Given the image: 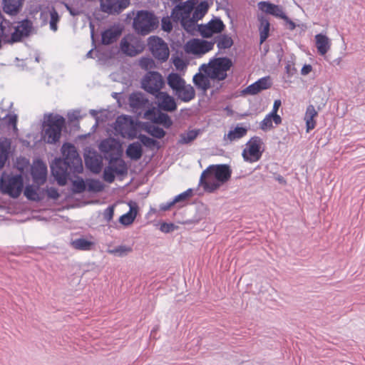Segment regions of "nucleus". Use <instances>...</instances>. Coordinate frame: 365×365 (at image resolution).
I'll list each match as a JSON object with an SVG mask.
<instances>
[{"instance_id": "obj_39", "label": "nucleus", "mask_w": 365, "mask_h": 365, "mask_svg": "<svg viewBox=\"0 0 365 365\" xmlns=\"http://www.w3.org/2000/svg\"><path fill=\"white\" fill-rule=\"evenodd\" d=\"M10 150V142L5 139L0 141V169H1L9 158Z\"/></svg>"}, {"instance_id": "obj_3", "label": "nucleus", "mask_w": 365, "mask_h": 365, "mask_svg": "<svg viewBox=\"0 0 365 365\" xmlns=\"http://www.w3.org/2000/svg\"><path fill=\"white\" fill-rule=\"evenodd\" d=\"M233 63L228 57L211 58L207 63L202 64L199 70L208 73L212 80L224 81L227 77V72L231 68Z\"/></svg>"}, {"instance_id": "obj_14", "label": "nucleus", "mask_w": 365, "mask_h": 365, "mask_svg": "<svg viewBox=\"0 0 365 365\" xmlns=\"http://www.w3.org/2000/svg\"><path fill=\"white\" fill-rule=\"evenodd\" d=\"M32 22L25 19L19 22L14 31L11 34L10 41L12 43L20 41L24 37L29 36L32 30Z\"/></svg>"}, {"instance_id": "obj_59", "label": "nucleus", "mask_w": 365, "mask_h": 365, "mask_svg": "<svg viewBox=\"0 0 365 365\" xmlns=\"http://www.w3.org/2000/svg\"><path fill=\"white\" fill-rule=\"evenodd\" d=\"M282 19L284 20V26L287 29L293 31L296 29L297 24L292 19H290L287 14H285Z\"/></svg>"}, {"instance_id": "obj_40", "label": "nucleus", "mask_w": 365, "mask_h": 365, "mask_svg": "<svg viewBox=\"0 0 365 365\" xmlns=\"http://www.w3.org/2000/svg\"><path fill=\"white\" fill-rule=\"evenodd\" d=\"M121 51L129 56H134L138 53L135 47L130 43L125 37L123 38L120 43Z\"/></svg>"}, {"instance_id": "obj_52", "label": "nucleus", "mask_w": 365, "mask_h": 365, "mask_svg": "<svg viewBox=\"0 0 365 365\" xmlns=\"http://www.w3.org/2000/svg\"><path fill=\"white\" fill-rule=\"evenodd\" d=\"M24 195L27 199L31 200H36L38 199V194L36 190L33 187V185H26L24 189Z\"/></svg>"}, {"instance_id": "obj_64", "label": "nucleus", "mask_w": 365, "mask_h": 365, "mask_svg": "<svg viewBox=\"0 0 365 365\" xmlns=\"http://www.w3.org/2000/svg\"><path fill=\"white\" fill-rule=\"evenodd\" d=\"M285 72L289 76H293L297 70L296 68L294 67V66H292L290 64L287 63L286 66H285Z\"/></svg>"}, {"instance_id": "obj_30", "label": "nucleus", "mask_w": 365, "mask_h": 365, "mask_svg": "<svg viewBox=\"0 0 365 365\" xmlns=\"http://www.w3.org/2000/svg\"><path fill=\"white\" fill-rule=\"evenodd\" d=\"M133 118L129 115H120L117 118L115 121V130L120 133L123 137L124 131H126L128 128L133 124Z\"/></svg>"}, {"instance_id": "obj_35", "label": "nucleus", "mask_w": 365, "mask_h": 365, "mask_svg": "<svg viewBox=\"0 0 365 365\" xmlns=\"http://www.w3.org/2000/svg\"><path fill=\"white\" fill-rule=\"evenodd\" d=\"M200 133L201 130L200 129L189 130L187 132L182 133L180 135L178 143L180 145L190 144L195 140Z\"/></svg>"}, {"instance_id": "obj_2", "label": "nucleus", "mask_w": 365, "mask_h": 365, "mask_svg": "<svg viewBox=\"0 0 365 365\" xmlns=\"http://www.w3.org/2000/svg\"><path fill=\"white\" fill-rule=\"evenodd\" d=\"M65 123V118L62 115L49 113L46 120L42 124V140L48 144L55 145L59 143Z\"/></svg>"}, {"instance_id": "obj_20", "label": "nucleus", "mask_w": 365, "mask_h": 365, "mask_svg": "<svg viewBox=\"0 0 365 365\" xmlns=\"http://www.w3.org/2000/svg\"><path fill=\"white\" fill-rule=\"evenodd\" d=\"M158 100V107L160 109L173 112L177 109V103L173 97L170 96L166 92H160L158 96H155Z\"/></svg>"}, {"instance_id": "obj_29", "label": "nucleus", "mask_w": 365, "mask_h": 365, "mask_svg": "<svg viewBox=\"0 0 365 365\" xmlns=\"http://www.w3.org/2000/svg\"><path fill=\"white\" fill-rule=\"evenodd\" d=\"M126 155L133 160H138L141 158L143 150L139 142H133L128 145L126 150Z\"/></svg>"}, {"instance_id": "obj_47", "label": "nucleus", "mask_w": 365, "mask_h": 365, "mask_svg": "<svg viewBox=\"0 0 365 365\" xmlns=\"http://www.w3.org/2000/svg\"><path fill=\"white\" fill-rule=\"evenodd\" d=\"M276 4H274L269 1H262L258 3V8L263 13L267 14H272L273 9Z\"/></svg>"}, {"instance_id": "obj_50", "label": "nucleus", "mask_w": 365, "mask_h": 365, "mask_svg": "<svg viewBox=\"0 0 365 365\" xmlns=\"http://www.w3.org/2000/svg\"><path fill=\"white\" fill-rule=\"evenodd\" d=\"M103 184L98 180H92L88 184V190L93 192H101L103 190Z\"/></svg>"}, {"instance_id": "obj_38", "label": "nucleus", "mask_w": 365, "mask_h": 365, "mask_svg": "<svg viewBox=\"0 0 365 365\" xmlns=\"http://www.w3.org/2000/svg\"><path fill=\"white\" fill-rule=\"evenodd\" d=\"M247 133V129L243 127L237 126L234 130H231L229 133L224 135L223 140H229L230 142L240 139Z\"/></svg>"}, {"instance_id": "obj_6", "label": "nucleus", "mask_w": 365, "mask_h": 365, "mask_svg": "<svg viewBox=\"0 0 365 365\" xmlns=\"http://www.w3.org/2000/svg\"><path fill=\"white\" fill-rule=\"evenodd\" d=\"M101 153H103L104 158L108 161V163H119L123 160L122 147L119 140L114 138H108L103 140L98 146Z\"/></svg>"}, {"instance_id": "obj_13", "label": "nucleus", "mask_w": 365, "mask_h": 365, "mask_svg": "<svg viewBox=\"0 0 365 365\" xmlns=\"http://www.w3.org/2000/svg\"><path fill=\"white\" fill-rule=\"evenodd\" d=\"M86 167L92 173L98 174L101 172L103 162L102 157L95 150H88L84 154Z\"/></svg>"}, {"instance_id": "obj_27", "label": "nucleus", "mask_w": 365, "mask_h": 365, "mask_svg": "<svg viewBox=\"0 0 365 365\" xmlns=\"http://www.w3.org/2000/svg\"><path fill=\"white\" fill-rule=\"evenodd\" d=\"M213 41L217 44L218 48L216 56L221 53L222 50L230 48L233 45V40L231 36L225 34H219L215 36Z\"/></svg>"}, {"instance_id": "obj_36", "label": "nucleus", "mask_w": 365, "mask_h": 365, "mask_svg": "<svg viewBox=\"0 0 365 365\" xmlns=\"http://www.w3.org/2000/svg\"><path fill=\"white\" fill-rule=\"evenodd\" d=\"M185 81L178 73L172 72L167 77V83L169 87L175 92L178 88L185 84Z\"/></svg>"}, {"instance_id": "obj_57", "label": "nucleus", "mask_w": 365, "mask_h": 365, "mask_svg": "<svg viewBox=\"0 0 365 365\" xmlns=\"http://www.w3.org/2000/svg\"><path fill=\"white\" fill-rule=\"evenodd\" d=\"M161 28L164 31L170 32L173 29V24L170 21V17H163L161 19Z\"/></svg>"}, {"instance_id": "obj_7", "label": "nucleus", "mask_w": 365, "mask_h": 365, "mask_svg": "<svg viewBox=\"0 0 365 365\" xmlns=\"http://www.w3.org/2000/svg\"><path fill=\"white\" fill-rule=\"evenodd\" d=\"M198 1L199 0H187L183 3L176 4L170 14L173 21L175 23L180 21L182 26H185L187 22L190 23V25L192 24L193 21L190 19V15Z\"/></svg>"}, {"instance_id": "obj_49", "label": "nucleus", "mask_w": 365, "mask_h": 365, "mask_svg": "<svg viewBox=\"0 0 365 365\" xmlns=\"http://www.w3.org/2000/svg\"><path fill=\"white\" fill-rule=\"evenodd\" d=\"M272 125V118L271 117V114L269 113L264 117V118L261 121L259 128L264 130H268L273 128Z\"/></svg>"}, {"instance_id": "obj_58", "label": "nucleus", "mask_w": 365, "mask_h": 365, "mask_svg": "<svg viewBox=\"0 0 365 365\" xmlns=\"http://www.w3.org/2000/svg\"><path fill=\"white\" fill-rule=\"evenodd\" d=\"M242 157L247 162H251V139L246 143V148L243 150Z\"/></svg>"}, {"instance_id": "obj_23", "label": "nucleus", "mask_w": 365, "mask_h": 365, "mask_svg": "<svg viewBox=\"0 0 365 365\" xmlns=\"http://www.w3.org/2000/svg\"><path fill=\"white\" fill-rule=\"evenodd\" d=\"M175 96L182 102H190L195 97V91L190 84H182L180 88L173 92Z\"/></svg>"}, {"instance_id": "obj_5", "label": "nucleus", "mask_w": 365, "mask_h": 365, "mask_svg": "<svg viewBox=\"0 0 365 365\" xmlns=\"http://www.w3.org/2000/svg\"><path fill=\"white\" fill-rule=\"evenodd\" d=\"M24 179L21 174L10 176L3 175L0 179V190L13 198L18 197L23 190Z\"/></svg>"}, {"instance_id": "obj_15", "label": "nucleus", "mask_w": 365, "mask_h": 365, "mask_svg": "<svg viewBox=\"0 0 365 365\" xmlns=\"http://www.w3.org/2000/svg\"><path fill=\"white\" fill-rule=\"evenodd\" d=\"M31 175L34 182L38 185H43L46 180L47 167L41 160H38L31 167Z\"/></svg>"}, {"instance_id": "obj_51", "label": "nucleus", "mask_w": 365, "mask_h": 365, "mask_svg": "<svg viewBox=\"0 0 365 365\" xmlns=\"http://www.w3.org/2000/svg\"><path fill=\"white\" fill-rule=\"evenodd\" d=\"M72 186L75 193H82L86 190V184L82 178L73 180Z\"/></svg>"}, {"instance_id": "obj_43", "label": "nucleus", "mask_w": 365, "mask_h": 365, "mask_svg": "<svg viewBox=\"0 0 365 365\" xmlns=\"http://www.w3.org/2000/svg\"><path fill=\"white\" fill-rule=\"evenodd\" d=\"M192 195V189L189 188L182 193L176 195L173 199V202L176 204H179L180 206L183 205L187 199L191 197Z\"/></svg>"}, {"instance_id": "obj_26", "label": "nucleus", "mask_w": 365, "mask_h": 365, "mask_svg": "<svg viewBox=\"0 0 365 365\" xmlns=\"http://www.w3.org/2000/svg\"><path fill=\"white\" fill-rule=\"evenodd\" d=\"M24 0H2L3 11L11 16L16 15L21 9Z\"/></svg>"}, {"instance_id": "obj_60", "label": "nucleus", "mask_w": 365, "mask_h": 365, "mask_svg": "<svg viewBox=\"0 0 365 365\" xmlns=\"http://www.w3.org/2000/svg\"><path fill=\"white\" fill-rule=\"evenodd\" d=\"M285 14H286L283 11L282 7L276 4L271 15L277 18L282 19Z\"/></svg>"}, {"instance_id": "obj_16", "label": "nucleus", "mask_w": 365, "mask_h": 365, "mask_svg": "<svg viewBox=\"0 0 365 365\" xmlns=\"http://www.w3.org/2000/svg\"><path fill=\"white\" fill-rule=\"evenodd\" d=\"M128 101L133 110L138 114H141V112L145 110L149 104L148 98L140 92L132 93L129 96Z\"/></svg>"}, {"instance_id": "obj_17", "label": "nucleus", "mask_w": 365, "mask_h": 365, "mask_svg": "<svg viewBox=\"0 0 365 365\" xmlns=\"http://www.w3.org/2000/svg\"><path fill=\"white\" fill-rule=\"evenodd\" d=\"M214 168V165L208 166L202 171L200 178V185L203 187L204 190L208 192H212L216 190L221 185L217 180L209 179L211 169Z\"/></svg>"}, {"instance_id": "obj_63", "label": "nucleus", "mask_w": 365, "mask_h": 365, "mask_svg": "<svg viewBox=\"0 0 365 365\" xmlns=\"http://www.w3.org/2000/svg\"><path fill=\"white\" fill-rule=\"evenodd\" d=\"M174 205L175 204L173 202V200H172L170 201L160 204L159 207L161 211H167Z\"/></svg>"}, {"instance_id": "obj_25", "label": "nucleus", "mask_w": 365, "mask_h": 365, "mask_svg": "<svg viewBox=\"0 0 365 365\" xmlns=\"http://www.w3.org/2000/svg\"><path fill=\"white\" fill-rule=\"evenodd\" d=\"M210 77L208 73L200 71L195 73L192 78V82L195 86L203 91H207L211 87Z\"/></svg>"}, {"instance_id": "obj_31", "label": "nucleus", "mask_w": 365, "mask_h": 365, "mask_svg": "<svg viewBox=\"0 0 365 365\" xmlns=\"http://www.w3.org/2000/svg\"><path fill=\"white\" fill-rule=\"evenodd\" d=\"M272 86V81L269 76H264L252 83V96L257 94L262 91L268 89Z\"/></svg>"}, {"instance_id": "obj_11", "label": "nucleus", "mask_w": 365, "mask_h": 365, "mask_svg": "<svg viewBox=\"0 0 365 365\" xmlns=\"http://www.w3.org/2000/svg\"><path fill=\"white\" fill-rule=\"evenodd\" d=\"M128 173V166L124 160H119V163H108L104 169L103 179L108 183L115 180V174L118 175H125Z\"/></svg>"}, {"instance_id": "obj_1", "label": "nucleus", "mask_w": 365, "mask_h": 365, "mask_svg": "<svg viewBox=\"0 0 365 365\" xmlns=\"http://www.w3.org/2000/svg\"><path fill=\"white\" fill-rule=\"evenodd\" d=\"M61 152L63 158H55L51 163L50 168L58 184L64 185L70 175H76L81 173L83 168L81 158L74 145L64 143L62 145Z\"/></svg>"}, {"instance_id": "obj_4", "label": "nucleus", "mask_w": 365, "mask_h": 365, "mask_svg": "<svg viewBox=\"0 0 365 365\" xmlns=\"http://www.w3.org/2000/svg\"><path fill=\"white\" fill-rule=\"evenodd\" d=\"M158 19L149 11H138L133 19V28L141 35H147L158 26Z\"/></svg>"}, {"instance_id": "obj_61", "label": "nucleus", "mask_w": 365, "mask_h": 365, "mask_svg": "<svg viewBox=\"0 0 365 365\" xmlns=\"http://www.w3.org/2000/svg\"><path fill=\"white\" fill-rule=\"evenodd\" d=\"M9 22L6 21L0 12V33L2 36H6V29Z\"/></svg>"}, {"instance_id": "obj_56", "label": "nucleus", "mask_w": 365, "mask_h": 365, "mask_svg": "<svg viewBox=\"0 0 365 365\" xmlns=\"http://www.w3.org/2000/svg\"><path fill=\"white\" fill-rule=\"evenodd\" d=\"M113 215H114V206L113 205L108 206L103 210V219L108 222H109L112 220Z\"/></svg>"}, {"instance_id": "obj_24", "label": "nucleus", "mask_w": 365, "mask_h": 365, "mask_svg": "<svg viewBox=\"0 0 365 365\" xmlns=\"http://www.w3.org/2000/svg\"><path fill=\"white\" fill-rule=\"evenodd\" d=\"M208 8L209 5L206 1L200 2L192 14V17H190V19L193 21L192 24L190 25V23L187 22L185 24V26H182L187 31L190 30L195 26V21L202 19L208 11Z\"/></svg>"}, {"instance_id": "obj_48", "label": "nucleus", "mask_w": 365, "mask_h": 365, "mask_svg": "<svg viewBox=\"0 0 365 365\" xmlns=\"http://www.w3.org/2000/svg\"><path fill=\"white\" fill-rule=\"evenodd\" d=\"M50 17V29L52 31H56L58 29L57 23L59 21V16L58 12L54 9L51 11Z\"/></svg>"}, {"instance_id": "obj_55", "label": "nucleus", "mask_w": 365, "mask_h": 365, "mask_svg": "<svg viewBox=\"0 0 365 365\" xmlns=\"http://www.w3.org/2000/svg\"><path fill=\"white\" fill-rule=\"evenodd\" d=\"M177 228H178V226L175 225L174 223L163 222L160 225V230L164 233H170V232L175 230Z\"/></svg>"}, {"instance_id": "obj_33", "label": "nucleus", "mask_w": 365, "mask_h": 365, "mask_svg": "<svg viewBox=\"0 0 365 365\" xmlns=\"http://www.w3.org/2000/svg\"><path fill=\"white\" fill-rule=\"evenodd\" d=\"M315 39L318 52L321 55L327 53L330 48L329 38L326 35L319 34L315 36Z\"/></svg>"}, {"instance_id": "obj_28", "label": "nucleus", "mask_w": 365, "mask_h": 365, "mask_svg": "<svg viewBox=\"0 0 365 365\" xmlns=\"http://www.w3.org/2000/svg\"><path fill=\"white\" fill-rule=\"evenodd\" d=\"M264 143L258 136H252V163L258 161L264 151Z\"/></svg>"}, {"instance_id": "obj_10", "label": "nucleus", "mask_w": 365, "mask_h": 365, "mask_svg": "<svg viewBox=\"0 0 365 365\" xmlns=\"http://www.w3.org/2000/svg\"><path fill=\"white\" fill-rule=\"evenodd\" d=\"M225 24L220 17L212 19L207 24L198 25V31L203 38H210L213 34H220L225 29Z\"/></svg>"}, {"instance_id": "obj_9", "label": "nucleus", "mask_w": 365, "mask_h": 365, "mask_svg": "<svg viewBox=\"0 0 365 365\" xmlns=\"http://www.w3.org/2000/svg\"><path fill=\"white\" fill-rule=\"evenodd\" d=\"M148 46L153 57L161 63L165 62L170 54L169 48L165 41L158 36L148 38Z\"/></svg>"}, {"instance_id": "obj_32", "label": "nucleus", "mask_w": 365, "mask_h": 365, "mask_svg": "<svg viewBox=\"0 0 365 365\" xmlns=\"http://www.w3.org/2000/svg\"><path fill=\"white\" fill-rule=\"evenodd\" d=\"M317 115V112L315 110V108L313 105H309L307 107L304 120L306 122V128L307 132L310 131L314 129L316 125V121L314 119V117Z\"/></svg>"}, {"instance_id": "obj_8", "label": "nucleus", "mask_w": 365, "mask_h": 365, "mask_svg": "<svg viewBox=\"0 0 365 365\" xmlns=\"http://www.w3.org/2000/svg\"><path fill=\"white\" fill-rule=\"evenodd\" d=\"M165 82L162 75L158 71H149L141 81V87L147 93L158 96Z\"/></svg>"}, {"instance_id": "obj_18", "label": "nucleus", "mask_w": 365, "mask_h": 365, "mask_svg": "<svg viewBox=\"0 0 365 365\" xmlns=\"http://www.w3.org/2000/svg\"><path fill=\"white\" fill-rule=\"evenodd\" d=\"M231 174L232 170L228 165L220 164L214 165L210 175H213L216 180L222 184L229 180Z\"/></svg>"}, {"instance_id": "obj_22", "label": "nucleus", "mask_w": 365, "mask_h": 365, "mask_svg": "<svg viewBox=\"0 0 365 365\" xmlns=\"http://www.w3.org/2000/svg\"><path fill=\"white\" fill-rule=\"evenodd\" d=\"M259 21L258 30L259 33V43L262 44L269 37L270 31V22L267 15L264 14L257 15Z\"/></svg>"}, {"instance_id": "obj_53", "label": "nucleus", "mask_w": 365, "mask_h": 365, "mask_svg": "<svg viewBox=\"0 0 365 365\" xmlns=\"http://www.w3.org/2000/svg\"><path fill=\"white\" fill-rule=\"evenodd\" d=\"M135 220V214L125 213L121 215L119 218V222L123 225H130Z\"/></svg>"}, {"instance_id": "obj_21", "label": "nucleus", "mask_w": 365, "mask_h": 365, "mask_svg": "<svg viewBox=\"0 0 365 365\" xmlns=\"http://www.w3.org/2000/svg\"><path fill=\"white\" fill-rule=\"evenodd\" d=\"M122 34V29L118 26H113L101 34V43L103 45H110L117 41Z\"/></svg>"}, {"instance_id": "obj_62", "label": "nucleus", "mask_w": 365, "mask_h": 365, "mask_svg": "<svg viewBox=\"0 0 365 365\" xmlns=\"http://www.w3.org/2000/svg\"><path fill=\"white\" fill-rule=\"evenodd\" d=\"M5 118H9L8 123L11 125H13L14 128L16 127V123H17V115L6 114Z\"/></svg>"}, {"instance_id": "obj_45", "label": "nucleus", "mask_w": 365, "mask_h": 365, "mask_svg": "<svg viewBox=\"0 0 365 365\" xmlns=\"http://www.w3.org/2000/svg\"><path fill=\"white\" fill-rule=\"evenodd\" d=\"M138 123L136 120H133V124L130 125L126 131H124L123 138L126 137L130 140L138 138Z\"/></svg>"}, {"instance_id": "obj_54", "label": "nucleus", "mask_w": 365, "mask_h": 365, "mask_svg": "<svg viewBox=\"0 0 365 365\" xmlns=\"http://www.w3.org/2000/svg\"><path fill=\"white\" fill-rule=\"evenodd\" d=\"M154 62L152 58L149 57H142L139 61L140 66L145 70H148L152 68L153 66Z\"/></svg>"}, {"instance_id": "obj_41", "label": "nucleus", "mask_w": 365, "mask_h": 365, "mask_svg": "<svg viewBox=\"0 0 365 365\" xmlns=\"http://www.w3.org/2000/svg\"><path fill=\"white\" fill-rule=\"evenodd\" d=\"M133 251V248L130 246H127L124 245H121L117 247H115L113 249H108L107 252L111 254L114 256L123 257L126 256L128 254L130 253Z\"/></svg>"}, {"instance_id": "obj_46", "label": "nucleus", "mask_w": 365, "mask_h": 365, "mask_svg": "<svg viewBox=\"0 0 365 365\" xmlns=\"http://www.w3.org/2000/svg\"><path fill=\"white\" fill-rule=\"evenodd\" d=\"M155 123L163 125L165 128H170L173 125V120L167 113L160 111Z\"/></svg>"}, {"instance_id": "obj_44", "label": "nucleus", "mask_w": 365, "mask_h": 365, "mask_svg": "<svg viewBox=\"0 0 365 365\" xmlns=\"http://www.w3.org/2000/svg\"><path fill=\"white\" fill-rule=\"evenodd\" d=\"M160 110L155 107L149 108L145 110L143 118L155 123Z\"/></svg>"}, {"instance_id": "obj_37", "label": "nucleus", "mask_w": 365, "mask_h": 365, "mask_svg": "<svg viewBox=\"0 0 365 365\" xmlns=\"http://www.w3.org/2000/svg\"><path fill=\"white\" fill-rule=\"evenodd\" d=\"M143 129L150 135L158 139L163 138L166 134L165 131L163 128L149 123H144Z\"/></svg>"}, {"instance_id": "obj_34", "label": "nucleus", "mask_w": 365, "mask_h": 365, "mask_svg": "<svg viewBox=\"0 0 365 365\" xmlns=\"http://www.w3.org/2000/svg\"><path fill=\"white\" fill-rule=\"evenodd\" d=\"M71 246L75 250H82V251H90L92 250L95 246L93 242L88 240L83 237H80L72 240Z\"/></svg>"}, {"instance_id": "obj_42", "label": "nucleus", "mask_w": 365, "mask_h": 365, "mask_svg": "<svg viewBox=\"0 0 365 365\" xmlns=\"http://www.w3.org/2000/svg\"><path fill=\"white\" fill-rule=\"evenodd\" d=\"M138 138H139L140 143L146 148H155L156 149H159L160 147V143L157 140L151 138L144 134H139Z\"/></svg>"}, {"instance_id": "obj_12", "label": "nucleus", "mask_w": 365, "mask_h": 365, "mask_svg": "<svg viewBox=\"0 0 365 365\" xmlns=\"http://www.w3.org/2000/svg\"><path fill=\"white\" fill-rule=\"evenodd\" d=\"M130 0H101V9L108 14H118L130 5Z\"/></svg>"}, {"instance_id": "obj_19", "label": "nucleus", "mask_w": 365, "mask_h": 365, "mask_svg": "<svg viewBox=\"0 0 365 365\" xmlns=\"http://www.w3.org/2000/svg\"><path fill=\"white\" fill-rule=\"evenodd\" d=\"M215 45L214 41L195 39L190 45V51L196 55L205 54L211 51Z\"/></svg>"}]
</instances>
